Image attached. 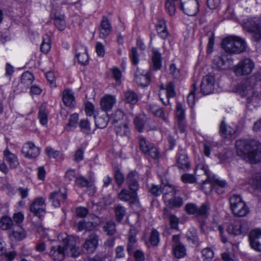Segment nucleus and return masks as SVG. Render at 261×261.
Listing matches in <instances>:
<instances>
[{"mask_svg": "<svg viewBox=\"0 0 261 261\" xmlns=\"http://www.w3.org/2000/svg\"><path fill=\"white\" fill-rule=\"evenodd\" d=\"M185 210L189 214H196L197 206L194 204L189 203L186 205Z\"/></svg>", "mask_w": 261, "mask_h": 261, "instance_id": "338daca9", "label": "nucleus"}, {"mask_svg": "<svg viewBox=\"0 0 261 261\" xmlns=\"http://www.w3.org/2000/svg\"><path fill=\"white\" fill-rule=\"evenodd\" d=\"M177 165L179 169H185L190 168V162L187 155L182 151L177 155Z\"/></svg>", "mask_w": 261, "mask_h": 261, "instance_id": "393cba45", "label": "nucleus"}, {"mask_svg": "<svg viewBox=\"0 0 261 261\" xmlns=\"http://www.w3.org/2000/svg\"><path fill=\"white\" fill-rule=\"evenodd\" d=\"M138 175L135 172H130L126 178V181L131 192L126 189H122L118 194V198L122 201L135 203L138 201L136 191L138 189L137 181Z\"/></svg>", "mask_w": 261, "mask_h": 261, "instance_id": "20e7f679", "label": "nucleus"}, {"mask_svg": "<svg viewBox=\"0 0 261 261\" xmlns=\"http://www.w3.org/2000/svg\"><path fill=\"white\" fill-rule=\"evenodd\" d=\"M112 31V26L106 16H103L99 28V36L101 38H105Z\"/></svg>", "mask_w": 261, "mask_h": 261, "instance_id": "4be33fe9", "label": "nucleus"}, {"mask_svg": "<svg viewBox=\"0 0 261 261\" xmlns=\"http://www.w3.org/2000/svg\"><path fill=\"white\" fill-rule=\"evenodd\" d=\"M38 118L39 120L40 123L45 125L48 122V113L46 109L44 107H41L39 111Z\"/></svg>", "mask_w": 261, "mask_h": 261, "instance_id": "49530a36", "label": "nucleus"}, {"mask_svg": "<svg viewBox=\"0 0 261 261\" xmlns=\"http://www.w3.org/2000/svg\"><path fill=\"white\" fill-rule=\"evenodd\" d=\"M137 233V229L135 227H132L129 229L128 235V243L127 245V251L129 254L134 252V249L137 246V241L136 238Z\"/></svg>", "mask_w": 261, "mask_h": 261, "instance_id": "aec40b11", "label": "nucleus"}, {"mask_svg": "<svg viewBox=\"0 0 261 261\" xmlns=\"http://www.w3.org/2000/svg\"><path fill=\"white\" fill-rule=\"evenodd\" d=\"M163 199L166 205L171 208L179 207L182 204V199L175 197L174 196L169 197L166 195L163 196Z\"/></svg>", "mask_w": 261, "mask_h": 261, "instance_id": "cd10ccee", "label": "nucleus"}, {"mask_svg": "<svg viewBox=\"0 0 261 261\" xmlns=\"http://www.w3.org/2000/svg\"><path fill=\"white\" fill-rule=\"evenodd\" d=\"M201 169L203 170L205 174L207 176L206 179L203 182L202 188L204 190L206 188V186L208 185L210 189L209 190L206 191L205 192H210L213 190L219 194L223 193L226 185L225 181L215 178L210 179L209 171L204 166L201 168Z\"/></svg>", "mask_w": 261, "mask_h": 261, "instance_id": "0eeeda50", "label": "nucleus"}, {"mask_svg": "<svg viewBox=\"0 0 261 261\" xmlns=\"http://www.w3.org/2000/svg\"><path fill=\"white\" fill-rule=\"evenodd\" d=\"M124 113L120 110H117L112 116L113 123L114 125L119 124L123 121Z\"/></svg>", "mask_w": 261, "mask_h": 261, "instance_id": "3c124183", "label": "nucleus"}, {"mask_svg": "<svg viewBox=\"0 0 261 261\" xmlns=\"http://www.w3.org/2000/svg\"><path fill=\"white\" fill-rule=\"evenodd\" d=\"M215 79L212 74H208L203 77L200 85L201 91L203 95L212 93L214 89Z\"/></svg>", "mask_w": 261, "mask_h": 261, "instance_id": "dca6fc26", "label": "nucleus"}, {"mask_svg": "<svg viewBox=\"0 0 261 261\" xmlns=\"http://www.w3.org/2000/svg\"><path fill=\"white\" fill-rule=\"evenodd\" d=\"M125 101L131 105L136 104L138 100L139 97L138 94L133 91H127L124 94Z\"/></svg>", "mask_w": 261, "mask_h": 261, "instance_id": "ea45409f", "label": "nucleus"}, {"mask_svg": "<svg viewBox=\"0 0 261 261\" xmlns=\"http://www.w3.org/2000/svg\"><path fill=\"white\" fill-rule=\"evenodd\" d=\"M46 204L42 197L36 198L30 205V210L35 215L41 217L45 213Z\"/></svg>", "mask_w": 261, "mask_h": 261, "instance_id": "f3484780", "label": "nucleus"}, {"mask_svg": "<svg viewBox=\"0 0 261 261\" xmlns=\"http://www.w3.org/2000/svg\"><path fill=\"white\" fill-rule=\"evenodd\" d=\"M163 215L164 218L169 220L170 225L172 229H178L179 220L177 217L171 213L167 208L164 210Z\"/></svg>", "mask_w": 261, "mask_h": 261, "instance_id": "bb28decb", "label": "nucleus"}, {"mask_svg": "<svg viewBox=\"0 0 261 261\" xmlns=\"http://www.w3.org/2000/svg\"><path fill=\"white\" fill-rule=\"evenodd\" d=\"M163 193L164 194L163 196L168 195L169 197L170 196H174L175 194V191L174 187L171 185H167L163 186Z\"/></svg>", "mask_w": 261, "mask_h": 261, "instance_id": "4d7b16f0", "label": "nucleus"}, {"mask_svg": "<svg viewBox=\"0 0 261 261\" xmlns=\"http://www.w3.org/2000/svg\"><path fill=\"white\" fill-rule=\"evenodd\" d=\"M172 248L173 253L176 258H182L186 255V249L180 242L179 235L172 237Z\"/></svg>", "mask_w": 261, "mask_h": 261, "instance_id": "4468645a", "label": "nucleus"}, {"mask_svg": "<svg viewBox=\"0 0 261 261\" xmlns=\"http://www.w3.org/2000/svg\"><path fill=\"white\" fill-rule=\"evenodd\" d=\"M11 235L15 240L20 241L26 237V232L21 226L15 225L13 226V230Z\"/></svg>", "mask_w": 261, "mask_h": 261, "instance_id": "72a5a7b5", "label": "nucleus"}, {"mask_svg": "<svg viewBox=\"0 0 261 261\" xmlns=\"http://www.w3.org/2000/svg\"><path fill=\"white\" fill-rule=\"evenodd\" d=\"M54 23L60 31H63L66 27L64 15L60 12H56L54 15Z\"/></svg>", "mask_w": 261, "mask_h": 261, "instance_id": "2f4dec72", "label": "nucleus"}, {"mask_svg": "<svg viewBox=\"0 0 261 261\" xmlns=\"http://www.w3.org/2000/svg\"><path fill=\"white\" fill-rule=\"evenodd\" d=\"M249 240L252 249L261 252V228L252 230L249 234Z\"/></svg>", "mask_w": 261, "mask_h": 261, "instance_id": "2eb2a0df", "label": "nucleus"}, {"mask_svg": "<svg viewBox=\"0 0 261 261\" xmlns=\"http://www.w3.org/2000/svg\"><path fill=\"white\" fill-rule=\"evenodd\" d=\"M115 97L107 95L103 96L100 100V106L103 111L107 112L110 111L116 103Z\"/></svg>", "mask_w": 261, "mask_h": 261, "instance_id": "5701e85b", "label": "nucleus"}, {"mask_svg": "<svg viewBox=\"0 0 261 261\" xmlns=\"http://www.w3.org/2000/svg\"><path fill=\"white\" fill-rule=\"evenodd\" d=\"M94 119L96 127L100 128L106 127L109 121V117L106 113L100 116H95Z\"/></svg>", "mask_w": 261, "mask_h": 261, "instance_id": "e433bc0d", "label": "nucleus"}, {"mask_svg": "<svg viewBox=\"0 0 261 261\" xmlns=\"http://www.w3.org/2000/svg\"><path fill=\"white\" fill-rule=\"evenodd\" d=\"M115 178L116 182L119 186L122 185L124 182V175L119 170H116L115 172Z\"/></svg>", "mask_w": 261, "mask_h": 261, "instance_id": "774afa93", "label": "nucleus"}, {"mask_svg": "<svg viewBox=\"0 0 261 261\" xmlns=\"http://www.w3.org/2000/svg\"><path fill=\"white\" fill-rule=\"evenodd\" d=\"M50 38L48 35H45L43 37V40L40 45V49L42 52L47 54L50 49Z\"/></svg>", "mask_w": 261, "mask_h": 261, "instance_id": "37998d69", "label": "nucleus"}, {"mask_svg": "<svg viewBox=\"0 0 261 261\" xmlns=\"http://www.w3.org/2000/svg\"><path fill=\"white\" fill-rule=\"evenodd\" d=\"M156 31L158 35L163 39H165L168 36L166 21L164 19L158 20L156 24Z\"/></svg>", "mask_w": 261, "mask_h": 261, "instance_id": "c756f323", "label": "nucleus"}, {"mask_svg": "<svg viewBox=\"0 0 261 261\" xmlns=\"http://www.w3.org/2000/svg\"><path fill=\"white\" fill-rule=\"evenodd\" d=\"M222 46L227 53L240 54L246 50L247 44L245 40L240 37L229 36L223 40Z\"/></svg>", "mask_w": 261, "mask_h": 261, "instance_id": "39448f33", "label": "nucleus"}, {"mask_svg": "<svg viewBox=\"0 0 261 261\" xmlns=\"http://www.w3.org/2000/svg\"><path fill=\"white\" fill-rule=\"evenodd\" d=\"M169 72L174 79L177 80L180 79L181 76L180 71L176 68L174 64H171L170 65Z\"/></svg>", "mask_w": 261, "mask_h": 261, "instance_id": "13d9d810", "label": "nucleus"}, {"mask_svg": "<svg viewBox=\"0 0 261 261\" xmlns=\"http://www.w3.org/2000/svg\"><path fill=\"white\" fill-rule=\"evenodd\" d=\"M180 9L186 15L195 16L199 12V4L197 0H179Z\"/></svg>", "mask_w": 261, "mask_h": 261, "instance_id": "9d476101", "label": "nucleus"}, {"mask_svg": "<svg viewBox=\"0 0 261 261\" xmlns=\"http://www.w3.org/2000/svg\"><path fill=\"white\" fill-rule=\"evenodd\" d=\"M59 240L63 243V246H52L49 252V256L54 260L62 261L64 259L66 252L72 257H76L81 253V250L76 246L78 239L67 234H61L58 237Z\"/></svg>", "mask_w": 261, "mask_h": 261, "instance_id": "f257e3e1", "label": "nucleus"}, {"mask_svg": "<svg viewBox=\"0 0 261 261\" xmlns=\"http://www.w3.org/2000/svg\"><path fill=\"white\" fill-rule=\"evenodd\" d=\"M114 127L117 135L127 136L129 133L128 125L125 121L121 122L119 124L115 125Z\"/></svg>", "mask_w": 261, "mask_h": 261, "instance_id": "473e14b6", "label": "nucleus"}, {"mask_svg": "<svg viewBox=\"0 0 261 261\" xmlns=\"http://www.w3.org/2000/svg\"><path fill=\"white\" fill-rule=\"evenodd\" d=\"M62 100L66 106L70 108L74 107L75 104V97L71 90L66 89L63 91Z\"/></svg>", "mask_w": 261, "mask_h": 261, "instance_id": "412c9836", "label": "nucleus"}, {"mask_svg": "<svg viewBox=\"0 0 261 261\" xmlns=\"http://www.w3.org/2000/svg\"><path fill=\"white\" fill-rule=\"evenodd\" d=\"M67 198V194L65 190H61L53 192L50 194L49 199L51 200L53 205L55 207H59L61 203L65 201Z\"/></svg>", "mask_w": 261, "mask_h": 261, "instance_id": "6ab92c4d", "label": "nucleus"}, {"mask_svg": "<svg viewBox=\"0 0 261 261\" xmlns=\"http://www.w3.org/2000/svg\"><path fill=\"white\" fill-rule=\"evenodd\" d=\"M179 4V0H167L165 4V8L170 16H173L175 14V5Z\"/></svg>", "mask_w": 261, "mask_h": 261, "instance_id": "79ce46f5", "label": "nucleus"}, {"mask_svg": "<svg viewBox=\"0 0 261 261\" xmlns=\"http://www.w3.org/2000/svg\"><path fill=\"white\" fill-rule=\"evenodd\" d=\"M151 66L153 70H159L162 67L161 53L155 48H153L151 54Z\"/></svg>", "mask_w": 261, "mask_h": 261, "instance_id": "b1692460", "label": "nucleus"}, {"mask_svg": "<svg viewBox=\"0 0 261 261\" xmlns=\"http://www.w3.org/2000/svg\"><path fill=\"white\" fill-rule=\"evenodd\" d=\"M196 90L195 84H193L192 87L187 97V102L190 107L192 108L194 106L195 100V91Z\"/></svg>", "mask_w": 261, "mask_h": 261, "instance_id": "603ef678", "label": "nucleus"}, {"mask_svg": "<svg viewBox=\"0 0 261 261\" xmlns=\"http://www.w3.org/2000/svg\"><path fill=\"white\" fill-rule=\"evenodd\" d=\"M149 192L154 196H159L163 193V186L153 185L149 190Z\"/></svg>", "mask_w": 261, "mask_h": 261, "instance_id": "680f3d73", "label": "nucleus"}, {"mask_svg": "<svg viewBox=\"0 0 261 261\" xmlns=\"http://www.w3.org/2000/svg\"><path fill=\"white\" fill-rule=\"evenodd\" d=\"M79 119V115L76 113L72 114L69 120V122L66 127V129L70 130L72 128H74L76 126L77 122Z\"/></svg>", "mask_w": 261, "mask_h": 261, "instance_id": "864d4df0", "label": "nucleus"}, {"mask_svg": "<svg viewBox=\"0 0 261 261\" xmlns=\"http://www.w3.org/2000/svg\"><path fill=\"white\" fill-rule=\"evenodd\" d=\"M146 118L144 116L140 115L135 118L134 123L137 130L141 132L144 128Z\"/></svg>", "mask_w": 261, "mask_h": 261, "instance_id": "8fccbe9b", "label": "nucleus"}, {"mask_svg": "<svg viewBox=\"0 0 261 261\" xmlns=\"http://www.w3.org/2000/svg\"><path fill=\"white\" fill-rule=\"evenodd\" d=\"M135 81L139 85L146 87L150 83V76L147 73L136 74Z\"/></svg>", "mask_w": 261, "mask_h": 261, "instance_id": "58836bf2", "label": "nucleus"}, {"mask_svg": "<svg viewBox=\"0 0 261 261\" xmlns=\"http://www.w3.org/2000/svg\"><path fill=\"white\" fill-rule=\"evenodd\" d=\"M230 208L238 217H245L249 212V207L240 195H233L229 198Z\"/></svg>", "mask_w": 261, "mask_h": 261, "instance_id": "423d86ee", "label": "nucleus"}, {"mask_svg": "<svg viewBox=\"0 0 261 261\" xmlns=\"http://www.w3.org/2000/svg\"><path fill=\"white\" fill-rule=\"evenodd\" d=\"M175 114L176 121V125L174 127L175 132L177 133L178 129L180 133H184L186 131L185 109L181 103H177Z\"/></svg>", "mask_w": 261, "mask_h": 261, "instance_id": "9b49d317", "label": "nucleus"}, {"mask_svg": "<svg viewBox=\"0 0 261 261\" xmlns=\"http://www.w3.org/2000/svg\"><path fill=\"white\" fill-rule=\"evenodd\" d=\"M129 56L133 64L137 65L139 62V59L138 52L136 48H132Z\"/></svg>", "mask_w": 261, "mask_h": 261, "instance_id": "69168bd1", "label": "nucleus"}, {"mask_svg": "<svg viewBox=\"0 0 261 261\" xmlns=\"http://www.w3.org/2000/svg\"><path fill=\"white\" fill-rule=\"evenodd\" d=\"M209 210V206L206 204H203L199 208L197 207L196 215L199 216L206 217Z\"/></svg>", "mask_w": 261, "mask_h": 261, "instance_id": "052dcab7", "label": "nucleus"}, {"mask_svg": "<svg viewBox=\"0 0 261 261\" xmlns=\"http://www.w3.org/2000/svg\"><path fill=\"white\" fill-rule=\"evenodd\" d=\"M238 156L251 164L261 161V144L252 140L240 139L236 142Z\"/></svg>", "mask_w": 261, "mask_h": 261, "instance_id": "7ed1b4c3", "label": "nucleus"}, {"mask_svg": "<svg viewBox=\"0 0 261 261\" xmlns=\"http://www.w3.org/2000/svg\"><path fill=\"white\" fill-rule=\"evenodd\" d=\"M75 56L81 64L85 65L88 63L89 57L85 46H81L79 49L76 50Z\"/></svg>", "mask_w": 261, "mask_h": 261, "instance_id": "a878e982", "label": "nucleus"}, {"mask_svg": "<svg viewBox=\"0 0 261 261\" xmlns=\"http://www.w3.org/2000/svg\"><path fill=\"white\" fill-rule=\"evenodd\" d=\"M255 67L254 61L250 58L241 60L232 68L234 74L238 77L250 74Z\"/></svg>", "mask_w": 261, "mask_h": 261, "instance_id": "1a4fd4ad", "label": "nucleus"}, {"mask_svg": "<svg viewBox=\"0 0 261 261\" xmlns=\"http://www.w3.org/2000/svg\"><path fill=\"white\" fill-rule=\"evenodd\" d=\"M46 153L49 158H57L62 155L60 152L55 150L50 147L46 148Z\"/></svg>", "mask_w": 261, "mask_h": 261, "instance_id": "e2e57ef3", "label": "nucleus"}, {"mask_svg": "<svg viewBox=\"0 0 261 261\" xmlns=\"http://www.w3.org/2000/svg\"><path fill=\"white\" fill-rule=\"evenodd\" d=\"M79 126L82 131L85 134H89L91 131L90 123L87 119L81 120L79 123Z\"/></svg>", "mask_w": 261, "mask_h": 261, "instance_id": "6e6d98bb", "label": "nucleus"}, {"mask_svg": "<svg viewBox=\"0 0 261 261\" xmlns=\"http://www.w3.org/2000/svg\"><path fill=\"white\" fill-rule=\"evenodd\" d=\"M182 181L184 183L194 184L196 181L195 177L193 175L189 173H185L181 177Z\"/></svg>", "mask_w": 261, "mask_h": 261, "instance_id": "bf43d9fd", "label": "nucleus"}, {"mask_svg": "<svg viewBox=\"0 0 261 261\" xmlns=\"http://www.w3.org/2000/svg\"><path fill=\"white\" fill-rule=\"evenodd\" d=\"M150 243L153 245H156L159 242V233L155 230H153L150 237Z\"/></svg>", "mask_w": 261, "mask_h": 261, "instance_id": "0e129e2a", "label": "nucleus"}, {"mask_svg": "<svg viewBox=\"0 0 261 261\" xmlns=\"http://www.w3.org/2000/svg\"><path fill=\"white\" fill-rule=\"evenodd\" d=\"M248 229V225L246 222L237 220L233 221L228 226L227 231L234 235H239L247 232Z\"/></svg>", "mask_w": 261, "mask_h": 261, "instance_id": "f8f14e48", "label": "nucleus"}, {"mask_svg": "<svg viewBox=\"0 0 261 261\" xmlns=\"http://www.w3.org/2000/svg\"><path fill=\"white\" fill-rule=\"evenodd\" d=\"M148 110L154 116L161 118L164 121L167 120V118L162 108H160L158 106L154 104H151L149 105Z\"/></svg>", "mask_w": 261, "mask_h": 261, "instance_id": "c9c22d12", "label": "nucleus"}, {"mask_svg": "<svg viewBox=\"0 0 261 261\" xmlns=\"http://www.w3.org/2000/svg\"><path fill=\"white\" fill-rule=\"evenodd\" d=\"M139 148L142 152L145 154L148 149L153 145L143 136H139L138 138Z\"/></svg>", "mask_w": 261, "mask_h": 261, "instance_id": "a19ab883", "label": "nucleus"}, {"mask_svg": "<svg viewBox=\"0 0 261 261\" xmlns=\"http://www.w3.org/2000/svg\"><path fill=\"white\" fill-rule=\"evenodd\" d=\"M98 236L95 233H92L86 238L83 245V248L88 254H92L98 246Z\"/></svg>", "mask_w": 261, "mask_h": 261, "instance_id": "ddd939ff", "label": "nucleus"}, {"mask_svg": "<svg viewBox=\"0 0 261 261\" xmlns=\"http://www.w3.org/2000/svg\"><path fill=\"white\" fill-rule=\"evenodd\" d=\"M103 229L108 235L112 236L116 232V225L114 222L109 221L104 225Z\"/></svg>", "mask_w": 261, "mask_h": 261, "instance_id": "09e8293b", "label": "nucleus"}, {"mask_svg": "<svg viewBox=\"0 0 261 261\" xmlns=\"http://www.w3.org/2000/svg\"><path fill=\"white\" fill-rule=\"evenodd\" d=\"M13 221L8 217L5 216L2 218L0 221V226L3 230H8L13 228Z\"/></svg>", "mask_w": 261, "mask_h": 261, "instance_id": "a18cd8bd", "label": "nucleus"}, {"mask_svg": "<svg viewBox=\"0 0 261 261\" xmlns=\"http://www.w3.org/2000/svg\"><path fill=\"white\" fill-rule=\"evenodd\" d=\"M4 155L10 168H15L18 166L19 163L16 155L11 153L8 149L4 151Z\"/></svg>", "mask_w": 261, "mask_h": 261, "instance_id": "c85d7f7f", "label": "nucleus"}, {"mask_svg": "<svg viewBox=\"0 0 261 261\" xmlns=\"http://www.w3.org/2000/svg\"><path fill=\"white\" fill-rule=\"evenodd\" d=\"M144 155L147 158H151L153 159H158L160 157V152L158 148L154 144L150 147L148 151H147Z\"/></svg>", "mask_w": 261, "mask_h": 261, "instance_id": "c03bdc74", "label": "nucleus"}, {"mask_svg": "<svg viewBox=\"0 0 261 261\" xmlns=\"http://www.w3.org/2000/svg\"><path fill=\"white\" fill-rule=\"evenodd\" d=\"M75 183L81 187H89L91 188L92 192L91 193L93 194L95 191V188L93 186L92 181H89L87 179L83 176H78L75 178Z\"/></svg>", "mask_w": 261, "mask_h": 261, "instance_id": "4c0bfd02", "label": "nucleus"}, {"mask_svg": "<svg viewBox=\"0 0 261 261\" xmlns=\"http://www.w3.org/2000/svg\"><path fill=\"white\" fill-rule=\"evenodd\" d=\"M166 90L167 98V101H164L163 98H162L160 99L165 105L167 106L170 105L169 98L174 97L176 95L175 87L173 82H170L168 84L166 88Z\"/></svg>", "mask_w": 261, "mask_h": 261, "instance_id": "f704fd0d", "label": "nucleus"}, {"mask_svg": "<svg viewBox=\"0 0 261 261\" xmlns=\"http://www.w3.org/2000/svg\"><path fill=\"white\" fill-rule=\"evenodd\" d=\"M236 132V128H232L230 126H227L225 122L222 120L220 124V133L224 137L231 136L234 135Z\"/></svg>", "mask_w": 261, "mask_h": 261, "instance_id": "7c9ffc66", "label": "nucleus"}, {"mask_svg": "<svg viewBox=\"0 0 261 261\" xmlns=\"http://www.w3.org/2000/svg\"><path fill=\"white\" fill-rule=\"evenodd\" d=\"M34 80V76L29 71L24 72L21 77V83L27 86L31 85Z\"/></svg>", "mask_w": 261, "mask_h": 261, "instance_id": "de8ad7c7", "label": "nucleus"}, {"mask_svg": "<svg viewBox=\"0 0 261 261\" xmlns=\"http://www.w3.org/2000/svg\"><path fill=\"white\" fill-rule=\"evenodd\" d=\"M115 211L117 220L120 222L126 214L125 207L121 205H118L115 207Z\"/></svg>", "mask_w": 261, "mask_h": 261, "instance_id": "5fc2aeb1", "label": "nucleus"}, {"mask_svg": "<svg viewBox=\"0 0 261 261\" xmlns=\"http://www.w3.org/2000/svg\"><path fill=\"white\" fill-rule=\"evenodd\" d=\"M22 153L24 156L28 158H35L39 155L40 149L33 142H28L23 146Z\"/></svg>", "mask_w": 261, "mask_h": 261, "instance_id": "a211bd4d", "label": "nucleus"}, {"mask_svg": "<svg viewBox=\"0 0 261 261\" xmlns=\"http://www.w3.org/2000/svg\"><path fill=\"white\" fill-rule=\"evenodd\" d=\"M236 92L246 97L248 103H257L261 99V74H254L241 82Z\"/></svg>", "mask_w": 261, "mask_h": 261, "instance_id": "f03ea898", "label": "nucleus"}, {"mask_svg": "<svg viewBox=\"0 0 261 261\" xmlns=\"http://www.w3.org/2000/svg\"><path fill=\"white\" fill-rule=\"evenodd\" d=\"M244 27L252 33V38L254 41L261 40V17L249 18L244 23Z\"/></svg>", "mask_w": 261, "mask_h": 261, "instance_id": "6e6552de", "label": "nucleus"}]
</instances>
